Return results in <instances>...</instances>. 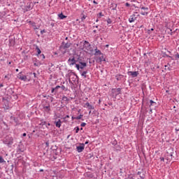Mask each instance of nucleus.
I'll list each match as a JSON object with an SVG mask.
<instances>
[{"instance_id": "obj_1", "label": "nucleus", "mask_w": 179, "mask_h": 179, "mask_svg": "<svg viewBox=\"0 0 179 179\" xmlns=\"http://www.w3.org/2000/svg\"><path fill=\"white\" fill-rule=\"evenodd\" d=\"M83 50L85 52H88L89 54H91V52H93V49L92 48L90 43L87 41H85L83 43Z\"/></svg>"}, {"instance_id": "obj_2", "label": "nucleus", "mask_w": 179, "mask_h": 179, "mask_svg": "<svg viewBox=\"0 0 179 179\" xmlns=\"http://www.w3.org/2000/svg\"><path fill=\"white\" fill-rule=\"evenodd\" d=\"M87 66V64L84 62H80V64H76V68L78 71H80V69H85Z\"/></svg>"}, {"instance_id": "obj_3", "label": "nucleus", "mask_w": 179, "mask_h": 179, "mask_svg": "<svg viewBox=\"0 0 179 179\" xmlns=\"http://www.w3.org/2000/svg\"><path fill=\"white\" fill-rule=\"evenodd\" d=\"M118 94H121V88L112 89V96L117 97Z\"/></svg>"}, {"instance_id": "obj_4", "label": "nucleus", "mask_w": 179, "mask_h": 179, "mask_svg": "<svg viewBox=\"0 0 179 179\" xmlns=\"http://www.w3.org/2000/svg\"><path fill=\"white\" fill-rule=\"evenodd\" d=\"M84 108H87L88 110H94V106L90 104L89 102H87L83 106Z\"/></svg>"}, {"instance_id": "obj_5", "label": "nucleus", "mask_w": 179, "mask_h": 179, "mask_svg": "<svg viewBox=\"0 0 179 179\" xmlns=\"http://www.w3.org/2000/svg\"><path fill=\"white\" fill-rule=\"evenodd\" d=\"M27 22L32 26V27L35 29V30H38V29H40V26L39 25H36V22H33L31 21H29L27 20Z\"/></svg>"}, {"instance_id": "obj_6", "label": "nucleus", "mask_w": 179, "mask_h": 179, "mask_svg": "<svg viewBox=\"0 0 179 179\" xmlns=\"http://www.w3.org/2000/svg\"><path fill=\"white\" fill-rule=\"evenodd\" d=\"M128 75H130L132 78H136L138 75H139V72L138 71H129Z\"/></svg>"}, {"instance_id": "obj_7", "label": "nucleus", "mask_w": 179, "mask_h": 179, "mask_svg": "<svg viewBox=\"0 0 179 179\" xmlns=\"http://www.w3.org/2000/svg\"><path fill=\"white\" fill-rule=\"evenodd\" d=\"M17 78H18V79H20V80H24V82H25V80H27V76L22 75V73H20L17 75Z\"/></svg>"}, {"instance_id": "obj_8", "label": "nucleus", "mask_w": 179, "mask_h": 179, "mask_svg": "<svg viewBox=\"0 0 179 179\" xmlns=\"http://www.w3.org/2000/svg\"><path fill=\"white\" fill-rule=\"evenodd\" d=\"M68 103H69V99H68V97H66V96H63V97L62 99V104H68Z\"/></svg>"}, {"instance_id": "obj_9", "label": "nucleus", "mask_w": 179, "mask_h": 179, "mask_svg": "<svg viewBox=\"0 0 179 179\" xmlns=\"http://www.w3.org/2000/svg\"><path fill=\"white\" fill-rule=\"evenodd\" d=\"M141 9L144 11H141V15L145 16V15H148V10H149V8L148 7H141Z\"/></svg>"}, {"instance_id": "obj_10", "label": "nucleus", "mask_w": 179, "mask_h": 179, "mask_svg": "<svg viewBox=\"0 0 179 179\" xmlns=\"http://www.w3.org/2000/svg\"><path fill=\"white\" fill-rule=\"evenodd\" d=\"M83 150H85V144L77 147V152H78V153L83 152Z\"/></svg>"}, {"instance_id": "obj_11", "label": "nucleus", "mask_w": 179, "mask_h": 179, "mask_svg": "<svg viewBox=\"0 0 179 179\" xmlns=\"http://www.w3.org/2000/svg\"><path fill=\"white\" fill-rule=\"evenodd\" d=\"M136 20V17H135V15H130L129 18V23H134Z\"/></svg>"}, {"instance_id": "obj_12", "label": "nucleus", "mask_w": 179, "mask_h": 179, "mask_svg": "<svg viewBox=\"0 0 179 179\" xmlns=\"http://www.w3.org/2000/svg\"><path fill=\"white\" fill-rule=\"evenodd\" d=\"M68 62L70 63V65H75V64H76V60L75 58L69 59Z\"/></svg>"}, {"instance_id": "obj_13", "label": "nucleus", "mask_w": 179, "mask_h": 179, "mask_svg": "<svg viewBox=\"0 0 179 179\" xmlns=\"http://www.w3.org/2000/svg\"><path fill=\"white\" fill-rule=\"evenodd\" d=\"M62 124V122L61 121V120H58V121L55 122V125L57 128H61Z\"/></svg>"}, {"instance_id": "obj_14", "label": "nucleus", "mask_w": 179, "mask_h": 179, "mask_svg": "<svg viewBox=\"0 0 179 179\" xmlns=\"http://www.w3.org/2000/svg\"><path fill=\"white\" fill-rule=\"evenodd\" d=\"M58 17H59V19H61L62 20L64 19H66V16L64 15V14L62 13L58 15Z\"/></svg>"}, {"instance_id": "obj_15", "label": "nucleus", "mask_w": 179, "mask_h": 179, "mask_svg": "<svg viewBox=\"0 0 179 179\" xmlns=\"http://www.w3.org/2000/svg\"><path fill=\"white\" fill-rule=\"evenodd\" d=\"M95 55H102L101 51H100L99 49H95Z\"/></svg>"}, {"instance_id": "obj_16", "label": "nucleus", "mask_w": 179, "mask_h": 179, "mask_svg": "<svg viewBox=\"0 0 179 179\" xmlns=\"http://www.w3.org/2000/svg\"><path fill=\"white\" fill-rule=\"evenodd\" d=\"M86 75H87V71H83L81 73V76H83L84 79H86V78H87V76H86Z\"/></svg>"}, {"instance_id": "obj_17", "label": "nucleus", "mask_w": 179, "mask_h": 179, "mask_svg": "<svg viewBox=\"0 0 179 179\" xmlns=\"http://www.w3.org/2000/svg\"><path fill=\"white\" fill-rule=\"evenodd\" d=\"M99 62H103V61H106V59L104 58V56H101L99 58Z\"/></svg>"}, {"instance_id": "obj_18", "label": "nucleus", "mask_w": 179, "mask_h": 179, "mask_svg": "<svg viewBox=\"0 0 179 179\" xmlns=\"http://www.w3.org/2000/svg\"><path fill=\"white\" fill-rule=\"evenodd\" d=\"M150 107H152V106L156 105V102H155L152 100L150 101Z\"/></svg>"}, {"instance_id": "obj_19", "label": "nucleus", "mask_w": 179, "mask_h": 179, "mask_svg": "<svg viewBox=\"0 0 179 179\" xmlns=\"http://www.w3.org/2000/svg\"><path fill=\"white\" fill-rule=\"evenodd\" d=\"M108 24H111L113 23V20H111V19L108 18L107 20H106Z\"/></svg>"}, {"instance_id": "obj_20", "label": "nucleus", "mask_w": 179, "mask_h": 179, "mask_svg": "<svg viewBox=\"0 0 179 179\" xmlns=\"http://www.w3.org/2000/svg\"><path fill=\"white\" fill-rule=\"evenodd\" d=\"M64 47L65 48H69L71 47V43H66Z\"/></svg>"}, {"instance_id": "obj_21", "label": "nucleus", "mask_w": 179, "mask_h": 179, "mask_svg": "<svg viewBox=\"0 0 179 179\" xmlns=\"http://www.w3.org/2000/svg\"><path fill=\"white\" fill-rule=\"evenodd\" d=\"M82 117H83V115H80L77 117H76V120H82Z\"/></svg>"}, {"instance_id": "obj_22", "label": "nucleus", "mask_w": 179, "mask_h": 179, "mask_svg": "<svg viewBox=\"0 0 179 179\" xmlns=\"http://www.w3.org/2000/svg\"><path fill=\"white\" fill-rule=\"evenodd\" d=\"M5 162V160L3 159V158H2V157H0V163H3Z\"/></svg>"}, {"instance_id": "obj_23", "label": "nucleus", "mask_w": 179, "mask_h": 179, "mask_svg": "<svg viewBox=\"0 0 179 179\" xmlns=\"http://www.w3.org/2000/svg\"><path fill=\"white\" fill-rule=\"evenodd\" d=\"M87 16L86 15H83L81 18L82 22L85 21V20L86 19Z\"/></svg>"}, {"instance_id": "obj_24", "label": "nucleus", "mask_w": 179, "mask_h": 179, "mask_svg": "<svg viewBox=\"0 0 179 179\" xmlns=\"http://www.w3.org/2000/svg\"><path fill=\"white\" fill-rule=\"evenodd\" d=\"M34 66H40V65H41V64H40V63H34Z\"/></svg>"}, {"instance_id": "obj_25", "label": "nucleus", "mask_w": 179, "mask_h": 179, "mask_svg": "<svg viewBox=\"0 0 179 179\" xmlns=\"http://www.w3.org/2000/svg\"><path fill=\"white\" fill-rule=\"evenodd\" d=\"M45 109L47 111H50V106H45Z\"/></svg>"}, {"instance_id": "obj_26", "label": "nucleus", "mask_w": 179, "mask_h": 179, "mask_svg": "<svg viewBox=\"0 0 179 179\" xmlns=\"http://www.w3.org/2000/svg\"><path fill=\"white\" fill-rule=\"evenodd\" d=\"M60 87H61L62 90H65V89H66L65 85H62Z\"/></svg>"}, {"instance_id": "obj_27", "label": "nucleus", "mask_w": 179, "mask_h": 179, "mask_svg": "<svg viewBox=\"0 0 179 179\" xmlns=\"http://www.w3.org/2000/svg\"><path fill=\"white\" fill-rule=\"evenodd\" d=\"M81 127H86V123L85 122H83L81 124Z\"/></svg>"}, {"instance_id": "obj_28", "label": "nucleus", "mask_w": 179, "mask_h": 179, "mask_svg": "<svg viewBox=\"0 0 179 179\" xmlns=\"http://www.w3.org/2000/svg\"><path fill=\"white\" fill-rule=\"evenodd\" d=\"M76 134H78V132H79V127L76 128Z\"/></svg>"}, {"instance_id": "obj_29", "label": "nucleus", "mask_w": 179, "mask_h": 179, "mask_svg": "<svg viewBox=\"0 0 179 179\" xmlns=\"http://www.w3.org/2000/svg\"><path fill=\"white\" fill-rule=\"evenodd\" d=\"M38 50V54H41V50H40V48H37Z\"/></svg>"}, {"instance_id": "obj_30", "label": "nucleus", "mask_w": 179, "mask_h": 179, "mask_svg": "<svg viewBox=\"0 0 179 179\" xmlns=\"http://www.w3.org/2000/svg\"><path fill=\"white\" fill-rule=\"evenodd\" d=\"M41 34H43V33H45V30L43 29V30L41 31Z\"/></svg>"}, {"instance_id": "obj_31", "label": "nucleus", "mask_w": 179, "mask_h": 179, "mask_svg": "<svg viewBox=\"0 0 179 179\" xmlns=\"http://www.w3.org/2000/svg\"><path fill=\"white\" fill-rule=\"evenodd\" d=\"M59 87H61V86L57 85V86H56V87H55V89L57 90V89H59Z\"/></svg>"}, {"instance_id": "obj_32", "label": "nucleus", "mask_w": 179, "mask_h": 179, "mask_svg": "<svg viewBox=\"0 0 179 179\" xmlns=\"http://www.w3.org/2000/svg\"><path fill=\"white\" fill-rule=\"evenodd\" d=\"M161 162H164V157H160Z\"/></svg>"}, {"instance_id": "obj_33", "label": "nucleus", "mask_w": 179, "mask_h": 179, "mask_svg": "<svg viewBox=\"0 0 179 179\" xmlns=\"http://www.w3.org/2000/svg\"><path fill=\"white\" fill-rule=\"evenodd\" d=\"M125 6H131V4H129V3H125Z\"/></svg>"}, {"instance_id": "obj_34", "label": "nucleus", "mask_w": 179, "mask_h": 179, "mask_svg": "<svg viewBox=\"0 0 179 179\" xmlns=\"http://www.w3.org/2000/svg\"><path fill=\"white\" fill-rule=\"evenodd\" d=\"M41 57H42L43 59H45V56H44V55H41Z\"/></svg>"}, {"instance_id": "obj_35", "label": "nucleus", "mask_w": 179, "mask_h": 179, "mask_svg": "<svg viewBox=\"0 0 179 179\" xmlns=\"http://www.w3.org/2000/svg\"><path fill=\"white\" fill-rule=\"evenodd\" d=\"M153 30H155V29L152 28L150 30H148V33H150V31H153Z\"/></svg>"}, {"instance_id": "obj_36", "label": "nucleus", "mask_w": 179, "mask_h": 179, "mask_svg": "<svg viewBox=\"0 0 179 179\" xmlns=\"http://www.w3.org/2000/svg\"><path fill=\"white\" fill-rule=\"evenodd\" d=\"M78 62L79 64H80V62H82V59H78Z\"/></svg>"}, {"instance_id": "obj_37", "label": "nucleus", "mask_w": 179, "mask_h": 179, "mask_svg": "<svg viewBox=\"0 0 179 179\" xmlns=\"http://www.w3.org/2000/svg\"><path fill=\"white\" fill-rule=\"evenodd\" d=\"M93 3H94L95 5H97V2L96 1L94 0Z\"/></svg>"}, {"instance_id": "obj_38", "label": "nucleus", "mask_w": 179, "mask_h": 179, "mask_svg": "<svg viewBox=\"0 0 179 179\" xmlns=\"http://www.w3.org/2000/svg\"><path fill=\"white\" fill-rule=\"evenodd\" d=\"M1 87H3V84H0V89Z\"/></svg>"}, {"instance_id": "obj_39", "label": "nucleus", "mask_w": 179, "mask_h": 179, "mask_svg": "<svg viewBox=\"0 0 179 179\" xmlns=\"http://www.w3.org/2000/svg\"><path fill=\"white\" fill-rule=\"evenodd\" d=\"M55 90H56L55 88H53V89L52 90V93H54V91H55Z\"/></svg>"}, {"instance_id": "obj_40", "label": "nucleus", "mask_w": 179, "mask_h": 179, "mask_svg": "<svg viewBox=\"0 0 179 179\" xmlns=\"http://www.w3.org/2000/svg\"><path fill=\"white\" fill-rule=\"evenodd\" d=\"M27 134H26V133H24L23 134H22V136H26Z\"/></svg>"}, {"instance_id": "obj_41", "label": "nucleus", "mask_w": 179, "mask_h": 179, "mask_svg": "<svg viewBox=\"0 0 179 179\" xmlns=\"http://www.w3.org/2000/svg\"><path fill=\"white\" fill-rule=\"evenodd\" d=\"M99 16H103V13H99Z\"/></svg>"}, {"instance_id": "obj_42", "label": "nucleus", "mask_w": 179, "mask_h": 179, "mask_svg": "<svg viewBox=\"0 0 179 179\" xmlns=\"http://www.w3.org/2000/svg\"><path fill=\"white\" fill-rule=\"evenodd\" d=\"M34 78H36V73H33Z\"/></svg>"}, {"instance_id": "obj_43", "label": "nucleus", "mask_w": 179, "mask_h": 179, "mask_svg": "<svg viewBox=\"0 0 179 179\" xmlns=\"http://www.w3.org/2000/svg\"><path fill=\"white\" fill-rule=\"evenodd\" d=\"M65 118H69V115H67Z\"/></svg>"}, {"instance_id": "obj_44", "label": "nucleus", "mask_w": 179, "mask_h": 179, "mask_svg": "<svg viewBox=\"0 0 179 179\" xmlns=\"http://www.w3.org/2000/svg\"><path fill=\"white\" fill-rule=\"evenodd\" d=\"M87 143H89V142H88V141H86V142H85V145H87Z\"/></svg>"}, {"instance_id": "obj_45", "label": "nucleus", "mask_w": 179, "mask_h": 179, "mask_svg": "<svg viewBox=\"0 0 179 179\" xmlns=\"http://www.w3.org/2000/svg\"><path fill=\"white\" fill-rule=\"evenodd\" d=\"M51 26H52V27H54V24H51Z\"/></svg>"}, {"instance_id": "obj_46", "label": "nucleus", "mask_w": 179, "mask_h": 179, "mask_svg": "<svg viewBox=\"0 0 179 179\" xmlns=\"http://www.w3.org/2000/svg\"><path fill=\"white\" fill-rule=\"evenodd\" d=\"M16 72H19V69H16Z\"/></svg>"}, {"instance_id": "obj_47", "label": "nucleus", "mask_w": 179, "mask_h": 179, "mask_svg": "<svg viewBox=\"0 0 179 179\" xmlns=\"http://www.w3.org/2000/svg\"><path fill=\"white\" fill-rule=\"evenodd\" d=\"M91 113H92V110H90L89 114H91Z\"/></svg>"}, {"instance_id": "obj_48", "label": "nucleus", "mask_w": 179, "mask_h": 179, "mask_svg": "<svg viewBox=\"0 0 179 179\" xmlns=\"http://www.w3.org/2000/svg\"><path fill=\"white\" fill-rule=\"evenodd\" d=\"M40 171H44V170L43 169H40Z\"/></svg>"}, {"instance_id": "obj_49", "label": "nucleus", "mask_w": 179, "mask_h": 179, "mask_svg": "<svg viewBox=\"0 0 179 179\" xmlns=\"http://www.w3.org/2000/svg\"><path fill=\"white\" fill-rule=\"evenodd\" d=\"M93 31H94V33H96V30H94Z\"/></svg>"}, {"instance_id": "obj_50", "label": "nucleus", "mask_w": 179, "mask_h": 179, "mask_svg": "<svg viewBox=\"0 0 179 179\" xmlns=\"http://www.w3.org/2000/svg\"><path fill=\"white\" fill-rule=\"evenodd\" d=\"M177 57L179 58V55H177Z\"/></svg>"}, {"instance_id": "obj_51", "label": "nucleus", "mask_w": 179, "mask_h": 179, "mask_svg": "<svg viewBox=\"0 0 179 179\" xmlns=\"http://www.w3.org/2000/svg\"><path fill=\"white\" fill-rule=\"evenodd\" d=\"M5 78H8V76H6Z\"/></svg>"}, {"instance_id": "obj_52", "label": "nucleus", "mask_w": 179, "mask_h": 179, "mask_svg": "<svg viewBox=\"0 0 179 179\" xmlns=\"http://www.w3.org/2000/svg\"><path fill=\"white\" fill-rule=\"evenodd\" d=\"M88 1H90V0H88Z\"/></svg>"}]
</instances>
